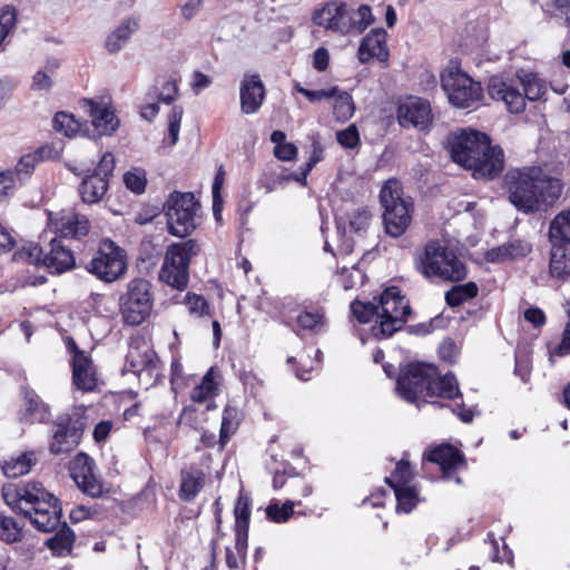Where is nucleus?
<instances>
[{"instance_id":"39","label":"nucleus","mask_w":570,"mask_h":570,"mask_svg":"<svg viewBox=\"0 0 570 570\" xmlns=\"http://www.w3.org/2000/svg\"><path fill=\"white\" fill-rule=\"evenodd\" d=\"M62 238H80L89 232V222L85 216L75 215L63 222L59 228Z\"/></svg>"},{"instance_id":"13","label":"nucleus","mask_w":570,"mask_h":570,"mask_svg":"<svg viewBox=\"0 0 570 570\" xmlns=\"http://www.w3.org/2000/svg\"><path fill=\"white\" fill-rule=\"evenodd\" d=\"M490 138L476 130H462L450 142L451 158L464 168L475 165L478 157L490 150Z\"/></svg>"},{"instance_id":"61","label":"nucleus","mask_w":570,"mask_h":570,"mask_svg":"<svg viewBox=\"0 0 570 570\" xmlns=\"http://www.w3.org/2000/svg\"><path fill=\"white\" fill-rule=\"evenodd\" d=\"M551 355L566 356L570 355V324H567L563 332L560 343L554 347ZM550 361H552V356H550Z\"/></svg>"},{"instance_id":"52","label":"nucleus","mask_w":570,"mask_h":570,"mask_svg":"<svg viewBox=\"0 0 570 570\" xmlns=\"http://www.w3.org/2000/svg\"><path fill=\"white\" fill-rule=\"evenodd\" d=\"M324 321V313L321 309L314 312L305 311L297 316V323L303 330L314 331Z\"/></svg>"},{"instance_id":"27","label":"nucleus","mask_w":570,"mask_h":570,"mask_svg":"<svg viewBox=\"0 0 570 570\" xmlns=\"http://www.w3.org/2000/svg\"><path fill=\"white\" fill-rule=\"evenodd\" d=\"M532 250V245L523 239H511L500 246L489 249L485 258L490 263H503L525 257Z\"/></svg>"},{"instance_id":"36","label":"nucleus","mask_w":570,"mask_h":570,"mask_svg":"<svg viewBox=\"0 0 570 570\" xmlns=\"http://www.w3.org/2000/svg\"><path fill=\"white\" fill-rule=\"evenodd\" d=\"M479 287L474 282L452 286L445 293V302L450 307H458L464 302L476 297Z\"/></svg>"},{"instance_id":"15","label":"nucleus","mask_w":570,"mask_h":570,"mask_svg":"<svg viewBox=\"0 0 570 570\" xmlns=\"http://www.w3.org/2000/svg\"><path fill=\"white\" fill-rule=\"evenodd\" d=\"M430 367L422 363H410L402 368L396 379L399 395L410 403H415L423 397L426 384H429Z\"/></svg>"},{"instance_id":"11","label":"nucleus","mask_w":570,"mask_h":570,"mask_svg":"<svg viewBox=\"0 0 570 570\" xmlns=\"http://www.w3.org/2000/svg\"><path fill=\"white\" fill-rule=\"evenodd\" d=\"M519 86L505 81L502 77L493 76L489 79L488 92L493 100L503 101L512 114H520L525 108V99L535 100L540 97V83L535 79H520Z\"/></svg>"},{"instance_id":"7","label":"nucleus","mask_w":570,"mask_h":570,"mask_svg":"<svg viewBox=\"0 0 570 570\" xmlns=\"http://www.w3.org/2000/svg\"><path fill=\"white\" fill-rule=\"evenodd\" d=\"M87 409L75 406L70 412L59 414L51 423V440L49 452L52 455L67 454L81 442L88 425Z\"/></svg>"},{"instance_id":"23","label":"nucleus","mask_w":570,"mask_h":570,"mask_svg":"<svg viewBox=\"0 0 570 570\" xmlns=\"http://www.w3.org/2000/svg\"><path fill=\"white\" fill-rule=\"evenodd\" d=\"M53 147L48 145L39 147L33 153L23 155L13 169H7L16 178V186H21L32 175L37 164L52 157Z\"/></svg>"},{"instance_id":"18","label":"nucleus","mask_w":570,"mask_h":570,"mask_svg":"<svg viewBox=\"0 0 570 570\" xmlns=\"http://www.w3.org/2000/svg\"><path fill=\"white\" fill-rule=\"evenodd\" d=\"M397 119L402 127L425 130L432 125L431 106L422 98L411 99L397 108Z\"/></svg>"},{"instance_id":"44","label":"nucleus","mask_w":570,"mask_h":570,"mask_svg":"<svg viewBox=\"0 0 570 570\" xmlns=\"http://www.w3.org/2000/svg\"><path fill=\"white\" fill-rule=\"evenodd\" d=\"M265 511L268 520L283 523L294 513V502L288 500L282 507H279L277 502H271Z\"/></svg>"},{"instance_id":"63","label":"nucleus","mask_w":570,"mask_h":570,"mask_svg":"<svg viewBox=\"0 0 570 570\" xmlns=\"http://www.w3.org/2000/svg\"><path fill=\"white\" fill-rule=\"evenodd\" d=\"M330 53L324 47L317 48L313 53V67L317 71H325L328 67Z\"/></svg>"},{"instance_id":"8","label":"nucleus","mask_w":570,"mask_h":570,"mask_svg":"<svg viewBox=\"0 0 570 570\" xmlns=\"http://www.w3.org/2000/svg\"><path fill=\"white\" fill-rule=\"evenodd\" d=\"M151 283L142 277L130 279L119 295V313L125 324L137 326L151 314L154 293Z\"/></svg>"},{"instance_id":"54","label":"nucleus","mask_w":570,"mask_h":570,"mask_svg":"<svg viewBox=\"0 0 570 570\" xmlns=\"http://www.w3.org/2000/svg\"><path fill=\"white\" fill-rule=\"evenodd\" d=\"M336 139L345 148H355L360 144V134L355 125L336 132Z\"/></svg>"},{"instance_id":"62","label":"nucleus","mask_w":570,"mask_h":570,"mask_svg":"<svg viewBox=\"0 0 570 570\" xmlns=\"http://www.w3.org/2000/svg\"><path fill=\"white\" fill-rule=\"evenodd\" d=\"M52 87V80L48 71L39 70L32 77L31 88L33 90H50Z\"/></svg>"},{"instance_id":"9","label":"nucleus","mask_w":570,"mask_h":570,"mask_svg":"<svg viewBox=\"0 0 570 570\" xmlns=\"http://www.w3.org/2000/svg\"><path fill=\"white\" fill-rule=\"evenodd\" d=\"M199 209V203L195 199L193 193L173 191L163 205V210L167 217L168 233L176 237H187L196 228V215Z\"/></svg>"},{"instance_id":"30","label":"nucleus","mask_w":570,"mask_h":570,"mask_svg":"<svg viewBox=\"0 0 570 570\" xmlns=\"http://www.w3.org/2000/svg\"><path fill=\"white\" fill-rule=\"evenodd\" d=\"M204 479V472L196 468L183 470L179 487V498L186 502L193 501L203 489Z\"/></svg>"},{"instance_id":"20","label":"nucleus","mask_w":570,"mask_h":570,"mask_svg":"<svg viewBox=\"0 0 570 570\" xmlns=\"http://www.w3.org/2000/svg\"><path fill=\"white\" fill-rule=\"evenodd\" d=\"M240 109L245 115L256 114L265 99V86L259 75H245L239 89Z\"/></svg>"},{"instance_id":"33","label":"nucleus","mask_w":570,"mask_h":570,"mask_svg":"<svg viewBox=\"0 0 570 570\" xmlns=\"http://www.w3.org/2000/svg\"><path fill=\"white\" fill-rule=\"evenodd\" d=\"M76 535L69 525L63 522L61 528L45 542V546L53 552V554L69 553L72 549Z\"/></svg>"},{"instance_id":"4","label":"nucleus","mask_w":570,"mask_h":570,"mask_svg":"<svg viewBox=\"0 0 570 570\" xmlns=\"http://www.w3.org/2000/svg\"><path fill=\"white\" fill-rule=\"evenodd\" d=\"M415 268L426 279L461 282L466 275L465 264L458 255L436 240L429 242L415 258Z\"/></svg>"},{"instance_id":"40","label":"nucleus","mask_w":570,"mask_h":570,"mask_svg":"<svg viewBox=\"0 0 570 570\" xmlns=\"http://www.w3.org/2000/svg\"><path fill=\"white\" fill-rule=\"evenodd\" d=\"M20 525L13 518L0 511V539L6 543H14L21 540Z\"/></svg>"},{"instance_id":"34","label":"nucleus","mask_w":570,"mask_h":570,"mask_svg":"<svg viewBox=\"0 0 570 570\" xmlns=\"http://www.w3.org/2000/svg\"><path fill=\"white\" fill-rule=\"evenodd\" d=\"M37 462L33 452H24L17 458L3 461L1 469L7 478H19L27 474Z\"/></svg>"},{"instance_id":"48","label":"nucleus","mask_w":570,"mask_h":570,"mask_svg":"<svg viewBox=\"0 0 570 570\" xmlns=\"http://www.w3.org/2000/svg\"><path fill=\"white\" fill-rule=\"evenodd\" d=\"M42 248L38 244L30 243L14 254V258L36 266L42 265Z\"/></svg>"},{"instance_id":"35","label":"nucleus","mask_w":570,"mask_h":570,"mask_svg":"<svg viewBox=\"0 0 570 570\" xmlns=\"http://www.w3.org/2000/svg\"><path fill=\"white\" fill-rule=\"evenodd\" d=\"M549 268L553 277L570 276V252L566 249L564 245H552Z\"/></svg>"},{"instance_id":"59","label":"nucleus","mask_w":570,"mask_h":570,"mask_svg":"<svg viewBox=\"0 0 570 570\" xmlns=\"http://www.w3.org/2000/svg\"><path fill=\"white\" fill-rule=\"evenodd\" d=\"M204 6V0H187L180 6V14L186 21L194 19Z\"/></svg>"},{"instance_id":"17","label":"nucleus","mask_w":570,"mask_h":570,"mask_svg":"<svg viewBox=\"0 0 570 570\" xmlns=\"http://www.w3.org/2000/svg\"><path fill=\"white\" fill-rule=\"evenodd\" d=\"M315 24L341 35L353 31L352 13L345 2L331 1L313 14Z\"/></svg>"},{"instance_id":"47","label":"nucleus","mask_w":570,"mask_h":570,"mask_svg":"<svg viewBox=\"0 0 570 570\" xmlns=\"http://www.w3.org/2000/svg\"><path fill=\"white\" fill-rule=\"evenodd\" d=\"M351 13L353 22L352 32L362 33L374 20L371 7L367 4L360 6L356 11L351 10Z\"/></svg>"},{"instance_id":"50","label":"nucleus","mask_w":570,"mask_h":570,"mask_svg":"<svg viewBox=\"0 0 570 570\" xmlns=\"http://www.w3.org/2000/svg\"><path fill=\"white\" fill-rule=\"evenodd\" d=\"M183 114V107L174 106L168 116V137L170 139V145H175L178 141Z\"/></svg>"},{"instance_id":"55","label":"nucleus","mask_w":570,"mask_h":570,"mask_svg":"<svg viewBox=\"0 0 570 570\" xmlns=\"http://www.w3.org/2000/svg\"><path fill=\"white\" fill-rule=\"evenodd\" d=\"M16 24V11L9 7L0 9V45Z\"/></svg>"},{"instance_id":"1","label":"nucleus","mask_w":570,"mask_h":570,"mask_svg":"<svg viewBox=\"0 0 570 570\" xmlns=\"http://www.w3.org/2000/svg\"><path fill=\"white\" fill-rule=\"evenodd\" d=\"M504 187L510 203L523 214L547 212L563 191L562 181L540 166L509 169Z\"/></svg>"},{"instance_id":"29","label":"nucleus","mask_w":570,"mask_h":570,"mask_svg":"<svg viewBox=\"0 0 570 570\" xmlns=\"http://www.w3.org/2000/svg\"><path fill=\"white\" fill-rule=\"evenodd\" d=\"M139 28V21L136 18L125 19L106 39L105 47L108 52L117 53L129 41L132 33Z\"/></svg>"},{"instance_id":"60","label":"nucleus","mask_w":570,"mask_h":570,"mask_svg":"<svg viewBox=\"0 0 570 570\" xmlns=\"http://www.w3.org/2000/svg\"><path fill=\"white\" fill-rule=\"evenodd\" d=\"M297 147L293 142H286L274 147V155L279 160L291 161L297 156Z\"/></svg>"},{"instance_id":"56","label":"nucleus","mask_w":570,"mask_h":570,"mask_svg":"<svg viewBox=\"0 0 570 570\" xmlns=\"http://www.w3.org/2000/svg\"><path fill=\"white\" fill-rule=\"evenodd\" d=\"M186 304L189 307V312L197 316H203L208 314V302L204 296L197 295L195 293H187L186 295Z\"/></svg>"},{"instance_id":"19","label":"nucleus","mask_w":570,"mask_h":570,"mask_svg":"<svg viewBox=\"0 0 570 570\" xmlns=\"http://www.w3.org/2000/svg\"><path fill=\"white\" fill-rule=\"evenodd\" d=\"M159 363L160 360L153 348L146 347L140 350L139 347H130L126 355L124 370L139 377L144 375L153 379L154 375H157Z\"/></svg>"},{"instance_id":"14","label":"nucleus","mask_w":570,"mask_h":570,"mask_svg":"<svg viewBox=\"0 0 570 570\" xmlns=\"http://www.w3.org/2000/svg\"><path fill=\"white\" fill-rule=\"evenodd\" d=\"M115 169V157L107 151L100 158L97 167L83 176L79 186L81 199L86 204L98 203L108 190L109 178Z\"/></svg>"},{"instance_id":"6","label":"nucleus","mask_w":570,"mask_h":570,"mask_svg":"<svg viewBox=\"0 0 570 570\" xmlns=\"http://www.w3.org/2000/svg\"><path fill=\"white\" fill-rule=\"evenodd\" d=\"M200 250V244L193 238L169 245L159 271V279L177 291H184L189 281L190 262Z\"/></svg>"},{"instance_id":"64","label":"nucleus","mask_w":570,"mask_h":570,"mask_svg":"<svg viewBox=\"0 0 570 570\" xmlns=\"http://www.w3.org/2000/svg\"><path fill=\"white\" fill-rule=\"evenodd\" d=\"M524 320L538 328L544 325L546 315L541 308L530 307L524 311Z\"/></svg>"},{"instance_id":"37","label":"nucleus","mask_w":570,"mask_h":570,"mask_svg":"<svg viewBox=\"0 0 570 570\" xmlns=\"http://www.w3.org/2000/svg\"><path fill=\"white\" fill-rule=\"evenodd\" d=\"M53 128L56 131L65 134L67 137H73L80 131H87V122L82 124L73 115L59 111L53 117Z\"/></svg>"},{"instance_id":"28","label":"nucleus","mask_w":570,"mask_h":570,"mask_svg":"<svg viewBox=\"0 0 570 570\" xmlns=\"http://www.w3.org/2000/svg\"><path fill=\"white\" fill-rule=\"evenodd\" d=\"M386 32L384 29L371 30L361 41L358 47V60L367 62L376 57L380 60H385L389 56L385 48Z\"/></svg>"},{"instance_id":"46","label":"nucleus","mask_w":570,"mask_h":570,"mask_svg":"<svg viewBox=\"0 0 570 570\" xmlns=\"http://www.w3.org/2000/svg\"><path fill=\"white\" fill-rule=\"evenodd\" d=\"M46 412V405L39 400L37 395H28L26 397V409L23 416L28 422L33 423L36 421H42L45 419Z\"/></svg>"},{"instance_id":"45","label":"nucleus","mask_w":570,"mask_h":570,"mask_svg":"<svg viewBox=\"0 0 570 570\" xmlns=\"http://www.w3.org/2000/svg\"><path fill=\"white\" fill-rule=\"evenodd\" d=\"M371 219L372 214L365 207L357 208L348 214L350 228L356 234H364L370 226Z\"/></svg>"},{"instance_id":"42","label":"nucleus","mask_w":570,"mask_h":570,"mask_svg":"<svg viewBox=\"0 0 570 570\" xmlns=\"http://www.w3.org/2000/svg\"><path fill=\"white\" fill-rule=\"evenodd\" d=\"M333 98H335L333 109L336 119L342 121L350 119L355 110L352 96L338 89V92Z\"/></svg>"},{"instance_id":"10","label":"nucleus","mask_w":570,"mask_h":570,"mask_svg":"<svg viewBox=\"0 0 570 570\" xmlns=\"http://www.w3.org/2000/svg\"><path fill=\"white\" fill-rule=\"evenodd\" d=\"M441 86L450 104L458 108L474 107L483 97L481 83L455 65H450L443 70Z\"/></svg>"},{"instance_id":"2","label":"nucleus","mask_w":570,"mask_h":570,"mask_svg":"<svg viewBox=\"0 0 570 570\" xmlns=\"http://www.w3.org/2000/svg\"><path fill=\"white\" fill-rule=\"evenodd\" d=\"M2 497L16 513L29 519L38 531L52 532L61 524V503L40 482L4 485Z\"/></svg>"},{"instance_id":"58","label":"nucleus","mask_w":570,"mask_h":570,"mask_svg":"<svg viewBox=\"0 0 570 570\" xmlns=\"http://www.w3.org/2000/svg\"><path fill=\"white\" fill-rule=\"evenodd\" d=\"M10 175V171H0V202L11 196L17 188L16 178Z\"/></svg>"},{"instance_id":"12","label":"nucleus","mask_w":570,"mask_h":570,"mask_svg":"<svg viewBox=\"0 0 570 570\" xmlns=\"http://www.w3.org/2000/svg\"><path fill=\"white\" fill-rule=\"evenodd\" d=\"M127 267L125 250L115 242L106 239L86 269L105 283H114L126 274Z\"/></svg>"},{"instance_id":"51","label":"nucleus","mask_w":570,"mask_h":570,"mask_svg":"<svg viewBox=\"0 0 570 570\" xmlns=\"http://www.w3.org/2000/svg\"><path fill=\"white\" fill-rule=\"evenodd\" d=\"M439 385L442 387L441 397L453 400L461 394L456 377L451 372L439 376Z\"/></svg>"},{"instance_id":"16","label":"nucleus","mask_w":570,"mask_h":570,"mask_svg":"<svg viewBox=\"0 0 570 570\" xmlns=\"http://www.w3.org/2000/svg\"><path fill=\"white\" fill-rule=\"evenodd\" d=\"M95 461L88 454L79 452L70 462V475L77 487L91 498H100L104 483L95 475Z\"/></svg>"},{"instance_id":"57","label":"nucleus","mask_w":570,"mask_h":570,"mask_svg":"<svg viewBox=\"0 0 570 570\" xmlns=\"http://www.w3.org/2000/svg\"><path fill=\"white\" fill-rule=\"evenodd\" d=\"M248 530L249 527H235V549L237 550L243 563L245 562L248 546Z\"/></svg>"},{"instance_id":"22","label":"nucleus","mask_w":570,"mask_h":570,"mask_svg":"<svg viewBox=\"0 0 570 570\" xmlns=\"http://www.w3.org/2000/svg\"><path fill=\"white\" fill-rule=\"evenodd\" d=\"M424 459L440 465L445 476L465 463L463 453L455 446L444 443L424 453Z\"/></svg>"},{"instance_id":"25","label":"nucleus","mask_w":570,"mask_h":570,"mask_svg":"<svg viewBox=\"0 0 570 570\" xmlns=\"http://www.w3.org/2000/svg\"><path fill=\"white\" fill-rule=\"evenodd\" d=\"M97 136L111 135L119 127V120L107 107L91 99H85Z\"/></svg>"},{"instance_id":"3","label":"nucleus","mask_w":570,"mask_h":570,"mask_svg":"<svg viewBox=\"0 0 570 570\" xmlns=\"http://www.w3.org/2000/svg\"><path fill=\"white\" fill-rule=\"evenodd\" d=\"M351 312L364 324L376 317L371 334L376 340H384L403 330L412 315V307L400 287L389 286L380 295L374 296L373 301L354 299L351 303Z\"/></svg>"},{"instance_id":"32","label":"nucleus","mask_w":570,"mask_h":570,"mask_svg":"<svg viewBox=\"0 0 570 570\" xmlns=\"http://www.w3.org/2000/svg\"><path fill=\"white\" fill-rule=\"evenodd\" d=\"M548 236L551 245L570 244V208L559 213L550 222Z\"/></svg>"},{"instance_id":"26","label":"nucleus","mask_w":570,"mask_h":570,"mask_svg":"<svg viewBox=\"0 0 570 570\" xmlns=\"http://www.w3.org/2000/svg\"><path fill=\"white\" fill-rule=\"evenodd\" d=\"M72 382L83 392H91L97 386L92 361L85 352H79L76 357H72Z\"/></svg>"},{"instance_id":"49","label":"nucleus","mask_w":570,"mask_h":570,"mask_svg":"<svg viewBox=\"0 0 570 570\" xmlns=\"http://www.w3.org/2000/svg\"><path fill=\"white\" fill-rule=\"evenodd\" d=\"M312 155L309 159L303 166V177L308 176L312 169L323 160L324 158V148L320 141L318 135H312Z\"/></svg>"},{"instance_id":"31","label":"nucleus","mask_w":570,"mask_h":570,"mask_svg":"<svg viewBox=\"0 0 570 570\" xmlns=\"http://www.w3.org/2000/svg\"><path fill=\"white\" fill-rule=\"evenodd\" d=\"M385 482L394 490L396 498V512L410 513L419 501L415 488L399 484L392 478H385Z\"/></svg>"},{"instance_id":"5","label":"nucleus","mask_w":570,"mask_h":570,"mask_svg":"<svg viewBox=\"0 0 570 570\" xmlns=\"http://www.w3.org/2000/svg\"><path fill=\"white\" fill-rule=\"evenodd\" d=\"M383 224L387 235L399 238L412 222L413 204L404 198L402 184L396 178L387 179L380 190Z\"/></svg>"},{"instance_id":"21","label":"nucleus","mask_w":570,"mask_h":570,"mask_svg":"<svg viewBox=\"0 0 570 570\" xmlns=\"http://www.w3.org/2000/svg\"><path fill=\"white\" fill-rule=\"evenodd\" d=\"M504 168V154L501 147L490 145V150L484 151L468 169L476 179H493L498 177Z\"/></svg>"},{"instance_id":"53","label":"nucleus","mask_w":570,"mask_h":570,"mask_svg":"<svg viewBox=\"0 0 570 570\" xmlns=\"http://www.w3.org/2000/svg\"><path fill=\"white\" fill-rule=\"evenodd\" d=\"M125 186L135 194H142L146 189L147 179L144 173L127 171L124 175Z\"/></svg>"},{"instance_id":"41","label":"nucleus","mask_w":570,"mask_h":570,"mask_svg":"<svg viewBox=\"0 0 570 570\" xmlns=\"http://www.w3.org/2000/svg\"><path fill=\"white\" fill-rule=\"evenodd\" d=\"M250 505V495L244 490H240L234 508L235 527H249Z\"/></svg>"},{"instance_id":"38","label":"nucleus","mask_w":570,"mask_h":570,"mask_svg":"<svg viewBox=\"0 0 570 570\" xmlns=\"http://www.w3.org/2000/svg\"><path fill=\"white\" fill-rule=\"evenodd\" d=\"M239 423L238 410L235 406L226 405L223 412L220 431H219V444L224 449L230 435L236 431Z\"/></svg>"},{"instance_id":"43","label":"nucleus","mask_w":570,"mask_h":570,"mask_svg":"<svg viewBox=\"0 0 570 570\" xmlns=\"http://www.w3.org/2000/svg\"><path fill=\"white\" fill-rule=\"evenodd\" d=\"M178 96V85L176 79H169L163 85V90L158 92L157 87H151L148 92L147 97L153 99L154 97H157L159 101L171 105Z\"/></svg>"},{"instance_id":"24","label":"nucleus","mask_w":570,"mask_h":570,"mask_svg":"<svg viewBox=\"0 0 570 570\" xmlns=\"http://www.w3.org/2000/svg\"><path fill=\"white\" fill-rule=\"evenodd\" d=\"M50 250L43 256L42 265L51 273L61 274L75 266L73 254L62 239L53 238L50 242Z\"/></svg>"}]
</instances>
